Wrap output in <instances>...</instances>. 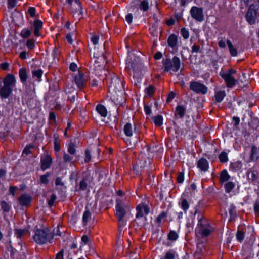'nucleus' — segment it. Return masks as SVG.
I'll return each mask as SVG.
<instances>
[{"instance_id":"obj_44","label":"nucleus","mask_w":259,"mask_h":259,"mask_svg":"<svg viewBox=\"0 0 259 259\" xmlns=\"http://www.w3.org/2000/svg\"><path fill=\"white\" fill-rule=\"evenodd\" d=\"M68 152L71 155H74L75 153L76 150L74 144L70 143L68 146Z\"/></svg>"},{"instance_id":"obj_61","label":"nucleus","mask_w":259,"mask_h":259,"mask_svg":"<svg viewBox=\"0 0 259 259\" xmlns=\"http://www.w3.org/2000/svg\"><path fill=\"white\" fill-rule=\"evenodd\" d=\"M91 159V152L89 150L85 151V161L89 162Z\"/></svg>"},{"instance_id":"obj_59","label":"nucleus","mask_w":259,"mask_h":259,"mask_svg":"<svg viewBox=\"0 0 259 259\" xmlns=\"http://www.w3.org/2000/svg\"><path fill=\"white\" fill-rule=\"evenodd\" d=\"M91 40L92 42L94 45H97L98 43L99 38L97 35H94L91 37Z\"/></svg>"},{"instance_id":"obj_52","label":"nucleus","mask_w":259,"mask_h":259,"mask_svg":"<svg viewBox=\"0 0 259 259\" xmlns=\"http://www.w3.org/2000/svg\"><path fill=\"white\" fill-rule=\"evenodd\" d=\"M124 217H117L118 219V224L120 227H123L126 225V221L123 219Z\"/></svg>"},{"instance_id":"obj_5","label":"nucleus","mask_w":259,"mask_h":259,"mask_svg":"<svg viewBox=\"0 0 259 259\" xmlns=\"http://www.w3.org/2000/svg\"><path fill=\"white\" fill-rule=\"evenodd\" d=\"M73 16L80 19L82 17V6L79 0H67Z\"/></svg>"},{"instance_id":"obj_33","label":"nucleus","mask_w":259,"mask_h":259,"mask_svg":"<svg viewBox=\"0 0 259 259\" xmlns=\"http://www.w3.org/2000/svg\"><path fill=\"white\" fill-rule=\"evenodd\" d=\"M54 150L55 152L58 153L60 150V146L59 142L57 138V136L56 135H54Z\"/></svg>"},{"instance_id":"obj_58","label":"nucleus","mask_w":259,"mask_h":259,"mask_svg":"<svg viewBox=\"0 0 259 259\" xmlns=\"http://www.w3.org/2000/svg\"><path fill=\"white\" fill-rule=\"evenodd\" d=\"M8 6L9 8H14L17 4L16 0H8Z\"/></svg>"},{"instance_id":"obj_30","label":"nucleus","mask_w":259,"mask_h":259,"mask_svg":"<svg viewBox=\"0 0 259 259\" xmlns=\"http://www.w3.org/2000/svg\"><path fill=\"white\" fill-rule=\"evenodd\" d=\"M153 122L155 125L160 126L163 123V118L161 115H158L153 118Z\"/></svg>"},{"instance_id":"obj_22","label":"nucleus","mask_w":259,"mask_h":259,"mask_svg":"<svg viewBox=\"0 0 259 259\" xmlns=\"http://www.w3.org/2000/svg\"><path fill=\"white\" fill-rule=\"evenodd\" d=\"M96 111L102 117H105L107 115V111L105 106L102 105H98L96 107Z\"/></svg>"},{"instance_id":"obj_48","label":"nucleus","mask_w":259,"mask_h":259,"mask_svg":"<svg viewBox=\"0 0 259 259\" xmlns=\"http://www.w3.org/2000/svg\"><path fill=\"white\" fill-rule=\"evenodd\" d=\"M48 176H49V174H47L46 175H42L41 177H40V181L43 184H47L48 183Z\"/></svg>"},{"instance_id":"obj_31","label":"nucleus","mask_w":259,"mask_h":259,"mask_svg":"<svg viewBox=\"0 0 259 259\" xmlns=\"http://www.w3.org/2000/svg\"><path fill=\"white\" fill-rule=\"evenodd\" d=\"M31 34V30H29L27 28H24L21 31L20 33V35L23 38H27L29 37Z\"/></svg>"},{"instance_id":"obj_12","label":"nucleus","mask_w":259,"mask_h":259,"mask_svg":"<svg viewBox=\"0 0 259 259\" xmlns=\"http://www.w3.org/2000/svg\"><path fill=\"white\" fill-rule=\"evenodd\" d=\"M4 84L13 88L16 84L15 76L12 74H8L4 79Z\"/></svg>"},{"instance_id":"obj_15","label":"nucleus","mask_w":259,"mask_h":259,"mask_svg":"<svg viewBox=\"0 0 259 259\" xmlns=\"http://www.w3.org/2000/svg\"><path fill=\"white\" fill-rule=\"evenodd\" d=\"M12 90V88L4 84L0 89V95L3 98H7L11 94Z\"/></svg>"},{"instance_id":"obj_39","label":"nucleus","mask_w":259,"mask_h":259,"mask_svg":"<svg viewBox=\"0 0 259 259\" xmlns=\"http://www.w3.org/2000/svg\"><path fill=\"white\" fill-rule=\"evenodd\" d=\"M154 91H155L154 88L152 85L149 86L148 87L146 88L145 90V92L147 96H150V97L152 96L153 95Z\"/></svg>"},{"instance_id":"obj_34","label":"nucleus","mask_w":259,"mask_h":259,"mask_svg":"<svg viewBox=\"0 0 259 259\" xmlns=\"http://www.w3.org/2000/svg\"><path fill=\"white\" fill-rule=\"evenodd\" d=\"M220 161L222 163H226L228 161L227 154L225 152H222L219 156Z\"/></svg>"},{"instance_id":"obj_41","label":"nucleus","mask_w":259,"mask_h":259,"mask_svg":"<svg viewBox=\"0 0 259 259\" xmlns=\"http://www.w3.org/2000/svg\"><path fill=\"white\" fill-rule=\"evenodd\" d=\"M90 217H91V213H90L89 210L86 209L85 211H84L83 217H82V219H83V222L85 223H87L88 222L89 219L90 218Z\"/></svg>"},{"instance_id":"obj_55","label":"nucleus","mask_w":259,"mask_h":259,"mask_svg":"<svg viewBox=\"0 0 259 259\" xmlns=\"http://www.w3.org/2000/svg\"><path fill=\"white\" fill-rule=\"evenodd\" d=\"M254 210L255 214L259 215V201H256L254 204Z\"/></svg>"},{"instance_id":"obj_42","label":"nucleus","mask_w":259,"mask_h":259,"mask_svg":"<svg viewBox=\"0 0 259 259\" xmlns=\"http://www.w3.org/2000/svg\"><path fill=\"white\" fill-rule=\"evenodd\" d=\"M27 47L30 49H33L35 47V40L32 39H29L26 42Z\"/></svg>"},{"instance_id":"obj_50","label":"nucleus","mask_w":259,"mask_h":259,"mask_svg":"<svg viewBox=\"0 0 259 259\" xmlns=\"http://www.w3.org/2000/svg\"><path fill=\"white\" fill-rule=\"evenodd\" d=\"M33 146L31 145H28L26 146L23 151V154H26V155L28 154L31 152V149L32 148Z\"/></svg>"},{"instance_id":"obj_17","label":"nucleus","mask_w":259,"mask_h":259,"mask_svg":"<svg viewBox=\"0 0 259 259\" xmlns=\"http://www.w3.org/2000/svg\"><path fill=\"white\" fill-rule=\"evenodd\" d=\"M195 20L199 22H202L204 20V15L202 8L195 7Z\"/></svg>"},{"instance_id":"obj_8","label":"nucleus","mask_w":259,"mask_h":259,"mask_svg":"<svg viewBox=\"0 0 259 259\" xmlns=\"http://www.w3.org/2000/svg\"><path fill=\"white\" fill-rule=\"evenodd\" d=\"M137 214L136 215V220L138 221L139 219L144 218V215H147L149 212V209L147 205L144 204H139L137 206Z\"/></svg>"},{"instance_id":"obj_29","label":"nucleus","mask_w":259,"mask_h":259,"mask_svg":"<svg viewBox=\"0 0 259 259\" xmlns=\"http://www.w3.org/2000/svg\"><path fill=\"white\" fill-rule=\"evenodd\" d=\"M242 164L240 162H235L231 163L230 166V168L232 171H238L241 169Z\"/></svg>"},{"instance_id":"obj_35","label":"nucleus","mask_w":259,"mask_h":259,"mask_svg":"<svg viewBox=\"0 0 259 259\" xmlns=\"http://www.w3.org/2000/svg\"><path fill=\"white\" fill-rule=\"evenodd\" d=\"M235 185L232 182H227L225 184V188L226 192L227 193L230 192L232 189L234 188Z\"/></svg>"},{"instance_id":"obj_64","label":"nucleus","mask_w":259,"mask_h":259,"mask_svg":"<svg viewBox=\"0 0 259 259\" xmlns=\"http://www.w3.org/2000/svg\"><path fill=\"white\" fill-rule=\"evenodd\" d=\"M55 259H63V250H61L57 254Z\"/></svg>"},{"instance_id":"obj_2","label":"nucleus","mask_w":259,"mask_h":259,"mask_svg":"<svg viewBox=\"0 0 259 259\" xmlns=\"http://www.w3.org/2000/svg\"><path fill=\"white\" fill-rule=\"evenodd\" d=\"M198 223L197 229L198 233L203 236H208L213 231V227L210 225L208 220L201 214L197 217Z\"/></svg>"},{"instance_id":"obj_26","label":"nucleus","mask_w":259,"mask_h":259,"mask_svg":"<svg viewBox=\"0 0 259 259\" xmlns=\"http://www.w3.org/2000/svg\"><path fill=\"white\" fill-rule=\"evenodd\" d=\"M248 178L249 181L255 182L257 179V172L254 170H250L248 172Z\"/></svg>"},{"instance_id":"obj_11","label":"nucleus","mask_w":259,"mask_h":259,"mask_svg":"<svg viewBox=\"0 0 259 259\" xmlns=\"http://www.w3.org/2000/svg\"><path fill=\"white\" fill-rule=\"evenodd\" d=\"M52 162V159L50 156L45 155L41 159V168L44 170L49 168Z\"/></svg>"},{"instance_id":"obj_3","label":"nucleus","mask_w":259,"mask_h":259,"mask_svg":"<svg viewBox=\"0 0 259 259\" xmlns=\"http://www.w3.org/2000/svg\"><path fill=\"white\" fill-rule=\"evenodd\" d=\"M236 73V71L233 69H230L226 72H221L220 76L224 80L227 87L232 88L236 85L238 80L241 82H244V80L238 76V79L235 78L234 75Z\"/></svg>"},{"instance_id":"obj_16","label":"nucleus","mask_w":259,"mask_h":259,"mask_svg":"<svg viewBox=\"0 0 259 259\" xmlns=\"http://www.w3.org/2000/svg\"><path fill=\"white\" fill-rule=\"evenodd\" d=\"M208 91L207 87L199 82H195V93L205 94Z\"/></svg>"},{"instance_id":"obj_24","label":"nucleus","mask_w":259,"mask_h":259,"mask_svg":"<svg viewBox=\"0 0 259 259\" xmlns=\"http://www.w3.org/2000/svg\"><path fill=\"white\" fill-rule=\"evenodd\" d=\"M227 44L228 45L230 54L232 56H236L238 54L237 49L234 47L233 45L229 40H227Z\"/></svg>"},{"instance_id":"obj_46","label":"nucleus","mask_w":259,"mask_h":259,"mask_svg":"<svg viewBox=\"0 0 259 259\" xmlns=\"http://www.w3.org/2000/svg\"><path fill=\"white\" fill-rule=\"evenodd\" d=\"M42 75V71L41 70H37L33 72V75L34 77H36L38 79H40Z\"/></svg>"},{"instance_id":"obj_40","label":"nucleus","mask_w":259,"mask_h":259,"mask_svg":"<svg viewBox=\"0 0 259 259\" xmlns=\"http://www.w3.org/2000/svg\"><path fill=\"white\" fill-rule=\"evenodd\" d=\"M175 253L174 251L169 250L165 253V259H175Z\"/></svg>"},{"instance_id":"obj_43","label":"nucleus","mask_w":259,"mask_h":259,"mask_svg":"<svg viewBox=\"0 0 259 259\" xmlns=\"http://www.w3.org/2000/svg\"><path fill=\"white\" fill-rule=\"evenodd\" d=\"M236 238L237 240L241 242L244 238V233L242 231L238 230L236 234Z\"/></svg>"},{"instance_id":"obj_9","label":"nucleus","mask_w":259,"mask_h":259,"mask_svg":"<svg viewBox=\"0 0 259 259\" xmlns=\"http://www.w3.org/2000/svg\"><path fill=\"white\" fill-rule=\"evenodd\" d=\"M85 79L83 74L78 73L74 77V82L80 90L83 88L85 83Z\"/></svg>"},{"instance_id":"obj_20","label":"nucleus","mask_w":259,"mask_h":259,"mask_svg":"<svg viewBox=\"0 0 259 259\" xmlns=\"http://www.w3.org/2000/svg\"><path fill=\"white\" fill-rule=\"evenodd\" d=\"M259 157V150L255 146H253L251 148V152L250 155V160L251 161H256Z\"/></svg>"},{"instance_id":"obj_19","label":"nucleus","mask_w":259,"mask_h":259,"mask_svg":"<svg viewBox=\"0 0 259 259\" xmlns=\"http://www.w3.org/2000/svg\"><path fill=\"white\" fill-rule=\"evenodd\" d=\"M135 128L130 123H126L124 127V133L126 136L131 137L133 135V132L135 131Z\"/></svg>"},{"instance_id":"obj_18","label":"nucleus","mask_w":259,"mask_h":259,"mask_svg":"<svg viewBox=\"0 0 259 259\" xmlns=\"http://www.w3.org/2000/svg\"><path fill=\"white\" fill-rule=\"evenodd\" d=\"M19 202L22 206H27L30 204L31 197L28 195L23 194L19 198Z\"/></svg>"},{"instance_id":"obj_38","label":"nucleus","mask_w":259,"mask_h":259,"mask_svg":"<svg viewBox=\"0 0 259 259\" xmlns=\"http://www.w3.org/2000/svg\"><path fill=\"white\" fill-rule=\"evenodd\" d=\"M187 226L189 231H193V226H194V222H193V218L192 216H191L190 218H189L188 219Z\"/></svg>"},{"instance_id":"obj_49","label":"nucleus","mask_w":259,"mask_h":259,"mask_svg":"<svg viewBox=\"0 0 259 259\" xmlns=\"http://www.w3.org/2000/svg\"><path fill=\"white\" fill-rule=\"evenodd\" d=\"M181 33L185 39H187L189 36V33L185 28H182Z\"/></svg>"},{"instance_id":"obj_13","label":"nucleus","mask_w":259,"mask_h":259,"mask_svg":"<svg viewBox=\"0 0 259 259\" xmlns=\"http://www.w3.org/2000/svg\"><path fill=\"white\" fill-rule=\"evenodd\" d=\"M43 23L39 20H36L34 21V34L35 36L38 37L41 35L40 30L42 28Z\"/></svg>"},{"instance_id":"obj_63","label":"nucleus","mask_w":259,"mask_h":259,"mask_svg":"<svg viewBox=\"0 0 259 259\" xmlns=\"http://www.w3.org/2000/svg\"><path fill=\"white\" fill-rule=\"evenodd\" d=\"M69 68L72 71H76L77 70L78 67L75 63H72L70 65Z\"/></svg>"},{"instance_id":"obj_36","label":"nucleus","mask_w":259,"mask_h":259,"mask_svg":"<svg viewBox=\"0 0 259 259\" xmlns=\"http://www.w3.org/2000/svg\"><path fill=\"white\" fill-rule=\"evenodd\" d=\"M229 212L230 216V218L234 219L236 215V207L233 205L230 206L229 209Z\"/></svg>"},{"instance_id":"obj_23","label":"nucleus","mask_w":259,"mask_h":259,"mask_svg":"<svg viewBox=\"0 0 259 259\" xmlns=\"http://www.w3.org/2000/svg\"><path fill=\"white\" fill-rule=\"evenodd\" d=\"M225 96L226 93L224 91H219L215 93L214 100L217 102H221Z\"/></svg>"},{"instance_id":"obj_28","label":"nucleus","mask_w":259,"mask_h":259,"mask_svg":"<svg viewBox=\"0 0 259 259\" xmlns=\"http://www.w3.org/2000/svg\"><path fill=\"white\" fill-rule=\"evenodd\" d=\"M230 178V175L228 174L226 170H223L220 175V181L221 182L224 183L229 180Z\"/></svg>"},{"instance_id":"obj_62","label":"nucleus","mask_w":259,"mask_h":259,"mask_svg":"<svg viewBox=\"0 0 259 259\" xmlns=\"http://www.w3.org/2000/svg\"><path fill=\"white\" fill-rule=\"evenodd\" d=\"M126 22L129 24H131L133 21V16L132 14H128L125 17Z\"/></svg>"},{"instance_id":"obj_57","label":"nucleus","mask_w":259,"mask_h":259,"mask_svg":"<svg viewBox=\"0 0 259 259\" xmlns=\"http://www.w3.org/2000/svg\"><path fill=\"white\" fill-rule=\"evenodd\" d=\"M36 9L34 7H30L28 9V13L31 17H33L35 16Z\"/></svg>"},{"instance_id":"obj_47","label":"nucleus","mask_w":259,"mask_h":259,"mask_svg":"<svg viewBox=\"0 0 259 259\" xmlns=\"http://www.w3.org/2000/svg\"><path fill=\"white\" fill-rule=\"evenodd\" d=\"M167 213L166 212L162 211L157 218V221L158 223H160L163 219H164L166 217Z\"/></svg>"},{"instance_id":"obj_14","label":"nucleus","mask_w":259,"mask_h":259,"mask_svg":"<svg viewBox=\"0 0 259 259\" xmlns=\"http://www.w3.org/2000/svg\"><path fill=\"white\" fill-rule=\"evenodd\" d=\"M188 192L185 191V193L182 196L181 201L179 202V205L181 208L185 211L188 209L189 206L188 202L186 198V196H188Z\"/></svg>"},{"instance_id":"obj_6","label":"nucleus","mask_w":259,"mask_h":259,"mask_svg":"<svg viewBox=\"0 0 259 259\" xmlns=\"http://www.w3.org/2000/svg\"><path fill=\"white\" fill-rule=\"evenodd\" d=\"M116 203L115 209L117 217H124L125 213L130 210V206L128 203L117 199Z\"/></svg>"},{"instance_id":"obj_53","label":"nucleus","mask_w":259,"mask_h":259,"mask_svg":"<svg viewBox=\"0 0 259 259\" xmlns=\"http://www.w3.org/2000/svg\"><path fill=\"white\" fill-rule=\"evenodd\" d=\"M87 183L84 180H82L79 184V189L84 190L87 188Z\"/></svg>"},{"instance_id":"obj_54","label":"nucleus","mask_w":259,"mask_h":259,"mask_svg":"<svg viewBox=\"0 0 259 259\" xmlns=\"http://www.w3.org/2000/svg\"><path fill=\"white\" fill-rule=\"evenodd\" d=\"M24 233V231L22 229H16L15 230V234L17 238H21Z\"/></svg>"},{"instance_id":"obj_45","label":"nucleus","mask_w":259,"mask_h":259,"mask_svg":"<svg viewBox=\"0 0 259 259\" xmlns=\"http://www.w3.org/2000/svg\"><path fill=\"white\" fill-rule=\"evenodd\" d=\"M1 207L2 209L6 212H8L10 210V205L6 202L3 201L1 202Z\"/></svg>"},{"instance_id":"obj_10","label":"nucleus","mask_w":259,"mask_h":259,"mask_svg":"<svg viewBox=\"0 0 259 259\" xmlns=\"http://www.w3.org/2000/svg\"><path fill=\"white\" fill-rule=\"evenodd\" d=\"M197 167L201 172H206L209 168V164L207 160L203 158H201L197 162Z\"/></svg>"},{"instance_id":"obj_25","label":"nucleus","mask_w":259,"mask_h":259,"mask_svg":"<svg viewBox=\"0 0 259 259\" xmlns=\"http://www.w3.org/2000/svg\"><path fill=\"white\" fill-rule=\"evenodd\" d=\"M19 75L20 78L22 82H25L26 81L27 75L26 70L25 68H22L20 69Z\"/></svg>"},{"instance_id":"obj_32","label":"nucleus","mask_w":259,"mask_h":259,"mask_svg":"<svg viewBox=\"0 0 259 259\" xmlns=\"http://www.w3.org/2000/svg\"><path fill=\"white\" fill-rule=\"evenodd\" d=\"M185 114V109L181 106H178L176 110V115H179L180 117H183Z\"/></svg>"},{"instance_id":"obj_7","label":"nucleus","mask_w":259,"mask_h":259,"mask_svg":"<svg viewBox=\"0 0 259 259\" xmlns=\"http://www.w3.org/2000/svg\"><path fill=\"white\" fill-rule=\"evenodd\" d=\"M257 10L256 6L251 5L249 6L246 15L247 21L250 24L253 25L256 22Z\"/></svg>"},{"instance_id":"obj_51","label":"nucleus","mask_w":259,"mask_h":259,"mask_svg":"<svg viewBox=\"0 0 259 259\" xmlns=\"http://www.w3.org/2000/svg\"><path fill=\"white\" fill-rule=\"evenodd\" d=\"M56 199V196L55 194H52L51 196L50 199L48 201V204L50 206H52Z\"/></svg>"},{"instance_id":"obj_21","label":"nucleus","mask_w":259,"mask_h":259,"mask_svg":"<svg viewBox=\"0 0 259 259\" xmlns=\"http://www.w3.org/2000/svg\"><path fill=\"white\" fill-rule=\"evenodd\" d=\"M177 37L175 34L170 35L167 40L168 45L171 48H174L177 46Z\"/></svg>"},{"instance_id":"obj_27","label":"nucleus","mask_w":259,"mask_h":259,"mask_svg":"<svg viewBox=\"0 0 259 259\" xmlns=\"http://www.w3.org/2000/svg\"><path fill=\"white\" fill-rule=\"evenodd\" d=\"M149 8V4L147 0H143L140 2L139 9L144 12L147 11Z\"/></svg>"},{"instance_id":"obj_60","label":"nucleus","mask_w":259,"mask_h":259,"mask_svg":"<svg viewBox=\"0 0 259 259\" xmlns=\"http://www.w3.org/2000/svg\"><path fill=\"white\" fill-rule=\"evenodd\" d=\"M89 241L88 237L87 235H83L81 237V245H85L87 244Z\"/></svg>"},{"instance_id":"obj_1","label":"nucleus","mask_w":259,"mask_h":259,"mask_svg":"<svg viewBox=\"0 0 259 259\" xmlns=\"http://www.w3.org/2000/svg\"><path fill=\"white\" fill-rule=\"evenodd\" d=\"M53 238L51 231L47 228L36 230L33 235L34 241L39 244L51 243Z\"/></svg>"},{"instance_id":"obj_56","label":"nucleus","mask_w":259,"mask_h":259,"mask_svg":"<svg viewBox=\"0 0 259 259\" xmlns=\"http://www.w3.org/2000/svg\"><path fill=\"white\" fill-rule=\"evenodd\" d=\"M63 159L65 162H70L72 159V157L65 153L64 154Z\"/></svg>"},{"instance_id":"obj_37","label":"nucleus","mask_w":259,"mask_h":259,"mask_svg":"<svg viewBox=\"0 0 259 259\" xmlns=\"http://www.w3.org/2000/svg\"><path fill=\"white\" fill-rule=\"evenodd\" d=\"M178 238V234L174 231H171L168 235V238L169 240L176 241Z\"/></svg>"},{"instance_id":"obj_4","label":"nucleus","mask_w":259,"mask_h":259,"mask_svg":"<svg viewBox=\"0 0 259 259\" xmlns=\"http://www.w3.org/2000/svg\"><path fill=\"white\" fill-rule=\"evenodd\" d=\"M163 66L166 71H172L177 72L180 67V60L179 57L175 56L171 60L169 59L163 60Z\"/></svg>"}]
</instances>
